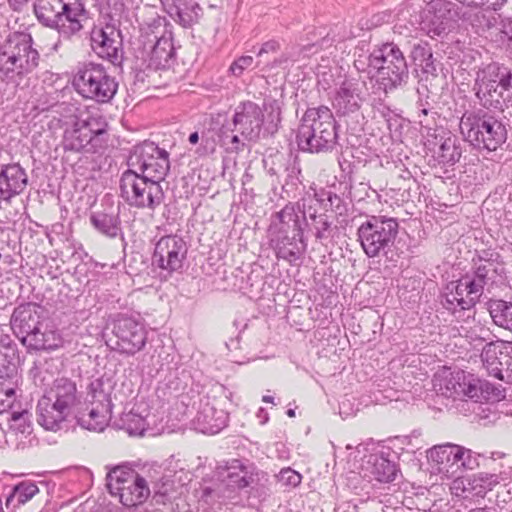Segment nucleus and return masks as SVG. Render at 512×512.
Wrapping results in <instances>:
<instances>
[{
    "mask_svg": "<svg viewBox=\"0 0 512 512\" xmlns=\"http://www.w3.org/2000/svg\"><path fill=\"white\" fill-rule=\"evenodd\" d=\"M458 448L459 445L450 443L434 446L429 451V458L439 466V471L449 472L452 470V472H455L456 470H453V468H457Z\"/></svg>",
    "mask_w": 512,
    "mask_h": 512,
    "instance_id": "obj_37",
    "label": "nucleus"
},
{
    "mask_svg": "<svg viewBox=\"0 0 512 512\" xmlns=\"http://www.w3.org/2000/svg\"><path fill=\"white\" fill-rule=\"evenodd\" d=\"M128 166L127 171L162 182L170 170L169 153L155 143L145 141L134 147Z\"/></svg>",
    "mask_w": 512,
    "mask_h": 512,
    "instance_id": "obj_11",
    "label": "nucleus"
},
{
    "mask_svg": "<svg viewBox=\"0 0 512 512\" xmlns=\"http://www.w3.org/2000/svg\"><path fill=\"white\" fill-rule=\"evenodd\" d=\"M431 53L432 48L430 44L426 41L420 40L412 45L410 58L413 64L416 66V62L423 63L425 59L427 60V57H431Z\"/></svg>",
    "mask_w": 512,
    "mask_h": 512,
    "instance_id": "obj_51",
    "label": "nucleus"
},
{
    "mask_svg": "<svg viewBox=\"0 0 512 512\" xmlns=\"http://www.w3.org/2000/svg\"><path fill=\"white\" fill-rule=\"evenodd\" d=\"M473 90L483 108L503 112L512 107V70L498 62L479 68Z\"/></svg>",
    "mask_w": 512,
    "mask_h": 512,
    "instance_id": "obj_3",
    "label": "nucleus"
},
{
    "mask_svg": "<svg viewBox=\"0 0 512 512\" xmlns=\"http://www.w3.org/2000/svg\"><path fill=\"white\" fill-rule=\"evenodd\" d=\"M41 324L40 306L28 302L14 308L10 325L15 336L23 343Z\"/></svg>",
    "mask_w": 512,
    "mask_h": 512,
    "instance_id": "obj_21",
    "label": "nucleus"
},
{
    "mask_svg": "<svg viewBox=\"0 0 512 512\" xmlns=\"http://www.w3.org/2000/svg\"><path fill=\"white\" fill-rule=\"evenodd\" d=\"M188 247L182 237L167 235L161 237L154 248L152 264L168 274L179 271L186 259Z\"/></svg>",
    "mask_w": 512,
    "mask_h": 512,
    "instance_id": "obj_16",
    "label": "nucleus"
},
{
    "mask_svg": "<svg viewBox=\"0 0 512 512\" xmlns=\"http://www.w3.org/2000/svg\"><path fill=\"white\" fill-rule=\"evenodd\" d=\"M44 393L72 413H75V408L80 402L76 383L68 377L63 376L54 379L51 386L45 389Z\"/></svg>",
    "mask_w": 512,
    "mask_h": 512,
    "instance_id": "obj_27",
    "label": "nucleus"
},
{
    "mask_svg": "<svg viewBox=\"0 0 512 512\" xmlns=\"http://www.w3.org/2000/svg\"><path fill=\"white\" fill-rule=\"evenodd\" d=\"M308 199H302V213L305 218L312 222L313 215H318L317 211L312 207L311 204H307Z\"/></svg>",
    "mask_w": 512,
    "mask_h": 512,
    "instance_id": "obj_62",
    "label": "nucleus"
},
{
    "mask_svg": "<svg viewBox=\"0 0 512 512\" xmlns=\"http://www.w3.org/2000/svg\"><path fill=\"white\" fill-rule=\"evenodd\" d=\"M253 465H246L239 459H232L226 466L227 484L242 489L253 482Z\"/></svg>",
    "mask_w": 512,
    "mask_h": 512,
    "instance_id": "obj_33",
    "label": "nucleus"
},
{
    "mask_svg": "<svg viewBox=\"0 0 512 512\" xmlns=\"http://www.w3.org/2000/svg\"><path fill=\"white\" fill-rule=\"evenodd\" d=\"M39 52L29 33L13 32L0 45V80L16 90L29 88L39 65Z\"/></svg>",
    "mask_w": 512,
    "mask_h": 512,
    "instance_id": "obj_1",
    "label": "nucleus"
},
{
    "mask_svg": "<svg viewBox=\"0 0 512 512\" xmlns=\"http://www.w3.org/2000/svg\"><path fill=\"white\" fill-rule=\"evenodd\" d=\"M436 142L432 148H429L433 152L434 158L438 163L443 165H454L458 162L462 155L460 142L456 136L447 134L439 138L435 137Z\"/></svg>",
    "mask_w": 512,
    "mask_h": 512,
    "instance_id": "obj_30",
    "label": "nucleus"
},
{
    "mask_svg": "<svg viewBox=\"0 0 512 512\" xmlns=\"http://www.w3.org/2000/svg\"><path fill=\"white\" fill-rule=\"evenodd\" d=\"M232 122L244 140L257 141L264 123L263 109L253 101L240 102L234 110Z\"/></svg>",
    "mask_w": 512,
    "mask_h": 512,
    "instance_id": "obj_17",
    "label": "nucleus"
},
{
    "mask_svg": "<svg viewBox=\"0 0 512 512\" xmlns=\"http://www.w3.org/2000/svg\"><path fill=\"white\" fill-rule=\"evenodd\" d=\"M362 101L359 84L345 80L336 92L333 106L339 116L350 117L358 122L359 118L363 119L360 112Z\"/></svg>",
    "mask_w": 512,
    "mask_h": 512,
    "instance_id": "obj_20",
    "label": "nucleus"
},
{
    "mask_svg": "<svg viewBox=\"0 0 512 512\" xmlns=\"http://www.w3.org/2000/svg\"><path fill=\"white\" fill-rule=\"evenodd\" d=\"M457 5L450 1H434L431 10L425 16L422 22V29L431 37L441 36L446 33L452 22L456 21L458 16Z\"/></svg>",
    "mask_w": 512,
    "mask_h": 512,
    "instance_id": "obj_18",
    "label": "nucleus"
},
{
    "mask_svg": "<svg viewBox=\"0 0 512 512\" xmlns=\"http://www.w3.org/2000/svg\"><path fill=\"white\" fill-rule=\"evenodd\" d=\"M271 244L276 257L287 261L290 265L302 259L307 247L303 236L300 238L296 233L289 236L287 229H279L277 237L271 240Z\"/></svg>",
    "mask_w": 512,
    "mask_h": 512,
    "instance_id": "obj_24",
    "label": "nucleus"
},
{
    "mask_svg": "<svg viewBox=\"0 0 512 512\" xmlns=\"http://www.w3.org/2000/svg\"><path fill=\"white\" fill-rule=\"evenodd\" d=\"M472 261L481 262L483 264H492L503 267V260L501 255L495 251L494 249H483L481 251H477L475 257H473Z\"/></svg>",
    "mask_w": 512,
    "mask_h": 512,
    "instance_id": "obj_53",
    "label": "nucleus"
},
{
    "mask_svg": "<svg viewBox=\"0 0 512 512\" xmlns=\"http://www.w3.org/2000/svg\"><path fill=\"white\" fill-rule=\"evenodd\" d=\"M164 10L170 15L174 16V11L178 8L175 0H160Z\"/></svg>",
    "mask_w": 512,
    "mask_h": 512,
    "instance_id": "obj_63",
    "label": "nucleus"
},
{
    "mask_svg": "<svg viewBox=\"0 0 512 512\" xmlns=\"http://www.w3.org/2000/svg\"><path fill=\"white\" fill-rule=\"evenodd\" d=\"M481 389L480 379H471L467 383L464 382L462 391L465 396L469 397L475 402H481V396L479 395Z\"/></svg>",
    "mask_w": 512,
    "mask_h": 512,
    "instance_id": "obj_55",
    "label": "nucleus"
},
{
    "mask_svg": "<svg viewBox=\"0 0 512 512\" xmlns=\"http://www.w3.org/2000/svg\"><path fill=\"white\" fill-rule=\"evenodd\" d=\"M254 63L252 56H241L236 59L230 66L229 71L236 77H240L243 72L251 67Z\"/></svg>",
    "mask_w": 512,
    "mask_h": 512,
    "instance_id": "obj_54",
    "label": "nucleus"
},
{
    "mask_svg": "<svg viewBox=\"0 0 512 512\" xmlns=\"http://www.w3.org/2000/svg\"><path fill=\"white\" fill-rule=\"evenodd\" d=\"M91 226L102 236L115 239L121 237L123 239V231L121 219L118 211L110 209L94 211L89 216Z\"/></svg>",
    "mask_w": 512,
    "mask_h": 512,
    "instance_id": "obj_28",
    "label": "nucleus"
},
{
    "mask_svg": "<svg viewBox=\"0 0 512 512\" xmlns=\"http://www.w3.org/2000/svg\"><path fill=\"white\" fill-rule=\"evenodd\" d=\"M64 6L55 29L61 37L70 39L83 29V22L87 20L88 12L80 0H65Z\"/></svg>",
    "mask_w": 512,
    "mask_h": 512,
    "instance_id": "obj_22",
    "label": "nucleus"
},
{
    "mask_svg": "<svg viewBox=\"0 0 512 512\" xmlns=\"http://www.w3.org/2000/svg\"><path fill=\"white\" fill-rule=\"evenodd\" d=\"M122 428L131 436H141L148 427L144 417L139 414L129 412L121 418Z\"/></svg>",
    "mask_w": 512,
    "mask_h": 512,
    "instance_id": "obj_44",
    "label": "nucleus"
},
{
    "mask_svg": "<svg viewBox=\"0 0 512 512\" xmlns=\"http://www.w3.org/2000/svg\"><path fill=\"white\" fill-rule=\"evenodd\" d=\"M369 463L372 465L371 474L379 482H392L397 475L396 464L383 456L371 455Z\"/></svg>",
    "mask_w": 512,
    "mask_h": 512,
    "instance_id": "obj_39",
    "label": "nucleus"
},
{
    "mask_svg": "<svg viewBox=\"0 0 512 512\" xmlns=\"http://www.w3.org/2000/svg\"><path fill=\"white\" fill-rule=\"evenodd\" d=\"M120 192L128 205L152 211L159 207L165 198L160 181L138 176L132 171H125L122 174Z\"/></svg>",
    "mask_w": 512,
    "mask_h": 512,
    "instance_id": "obj_10",
    "label": "nucleus"
},
{
    "mask_svg": "<svg viewBox=\"0 0 512 512\" xmlns=\"http://www.w3.org/2000/svg\"><path fill=\"white\" fill-rule=\"evenodd\" d=\"M488 311L496 326L512 332V302L491 300Z\"/></svg>",
    "mask_w": 512,
    "mask_h": 512,
    "instance_id": "obj_38",
    "label": "nucleus"
},
{
    "mask_svg": "<svg viewBox=\"0 0 512 512\" xmlns=\"http://www.w3.org/2000/svg\"><path fill=\"white\" fill-rule=\"evenodd\" d=\"M277 217L281 223L279 229H287V233L291 229L293 233H296V236L300 238L303 236L299 215L293 204L284 206V208L277 213Z\"/></svg>",
    "mask_w": 512,
    "mask_h": 512,
    "instance_id": "obj_41",
    "label": "nucleus"
},
{
    "mask_svg": "<svg viewBox=\"0 0 512 512\" xmlns=\"http://www.w3.org/2000/svg\"><path fill=\"white\" fill-rule=\"evenodd\" d=\"M99 380L91 383L92 400L87 412L75 411L74 417L77 423L84 429L101 432L105 429L111 419L112 403L108 393L99 389Z\"/></svg>",
    "mask_w": 512,
    "mask_h": 512,
    "instance_id": "obj_14",
    "label": "nucleus"
},
{
    "mask_svg": "<svg viewBox=\"0 0 512 512\" xmlns=\"http://www.w3.org/2000/svg\"><path fill=\"white\" fill-rule=\"evenodd\" d=\"M285 183L283 184V187L286 186H297L299 183H301L300 175H301V167L300 163L297 159V157H289L286 160L285 169Z\"/></svg>",
    "mask_w": 512,
    "mask_h": 512,
    "instance_id": "obj_47",
    "label": "nucleus"
},
{
    "mask_svg": "<svg viewBox=\"0 0 512 512\" xmlns=\"http://www.w3.org/2000/svg\"><path fill=\"white\" fill-rule=\"evenodd\" d=\"M31 413L26 410H14L9 420L10 433L29 435L32 432Z\"/></svg>",
    "mask_w": 512,
    "mask_h": 512,
    "instance_id": "obj_43",
    "label": "nucleus"
},
{
    "mask_svg": "<svg viewBox=\"0 0 512 512\" xmlns=\"http://www.w3.org/2000/svg\"><path fill=\"white\" fill-rule=\"evenodd\" d=\"M37 415L41 426L46 430L56 431L74 413L44 393L37 404Z\"/></svg>",
    "mask_w": 512,
    "mask_h": 512,
    "instance_id": "obj_25",
    "label": "nucleus"
},
{
    "mask_svg": "<svg viewBox=\"0 0 512 512\" xmlns=\"http://www.w3.org/2000/svg\"><path fill=\"white\" fill-rule=\"evenodd\" d=\"M443 295L442 305L457 320L471 317L473 308L482 296L481 291L466 275L457 281L450 282Z\"/></svg>",
    "mask_w": 512,
    "mask_h": 512,
    "instance_id": "obj_12",
    "label": "nucleus"
},
{
    "mask_svg": "<svg viewBox=\"0 0 512 512\" xmlns=\"http://www.w3.org/2000/svg\"><path fill=\"white\" fill-rule=\"evenodd\" d=\"M108 124L102 116L77 120L64 131L62 145L65 151L96 153L106 147Z\"/></svg>",
    "mask_w": 512,
    "mask_h": 512,
    "instance_id": "obj_8",
    "label": "nucleus"
},
{
    "mask_svg": "<svg viewBox=\"0 0 512 512\" xmlns=\"http://www.w3.org/2000/svg\"><path fill=\"white\" fill-rule=\"evenodd\" d=\"M201 8L198 4H194L191 8L181 9L179 6L174 11V15L178 17L179 23L183 27H191L200 18Z\"/></svg>",
    "mask_w": 512,
    "mask_h": 512,
    "instance_id": "obj_48",
    "label": "nucleus"
},
{
    "mask_svg": "<svg viewBox=\"0 0 512 512\" xmlns=\"http://www.w3.org/2000/svg\"><path fill=\"white\" fill-rule=\"evenodd\" d=\"M465 337L475 348L483 343L486 344L493 341V334L490 329L480 323H477L466 330Z\"/></svg>",
    "mask_w": 512,
    "mask_h": 512,
    "instance_id": "obj_46",
    "label": "nucleus"
},
{
    "mask_svg": "<svg viewBox=\"0 0 512 512\" xmlns=\"http://www.w3.org/2000/svg\"><path fill=\"white\" fill-rule=\"evenodd\" d=\"M278 482L288 488H295L300 485L302 476L290 467L283 468L276 476Z\"/></svg>",
    "mask_w": 512,
    "mask_h": 512,
    "instance_id": "obj_52",
    "label": "nucleus"
},
{
    "mask_svg": "<svg viewBox=\"0 0 512 512\" xmlns=\"http://www.w3.org/2000/svg\"><path fill=\"white\" fill-rule=\"evenodd\" d=\"M480 387L482 388L479 392L482 401H499L504 398L503 390L501 387H497L488 381L480 379Z\"/></svg>",
    "mask_w": 512,
    "mask_h": 512,
    "instance_id": "obj_50",
    "label": "nucleus"
},
{
    "mask_svg": "<svg viewBox=\"0 0 512 512\" xmlns=\"http://www.w3.org/2000/svg\"><path fill=\"white\" fill-rule=\"evenodd\" d=\"M114 338L109 339L112 348L128 355L141 351L147 341V331L142 323L133 317L121 315L112 323Z\"/></svg>",
    "mask_w": 512,
    "mask_h": 512,
    "instance_id": "obj_13",
    "label": "nucleus"
},
{
    "mask_svg": "<svg viewBox=\"0 0 512 512\" xmlns=\"http://www.w3.org/2000/svg\"><path fill=\"white\" fill-rule=\"evenodd\" d=\"M416 67L420 68L424 74L436 76L437 68L433 58V52L431 53V57H427L423 63L416 62Z\"/></svg>",
    "mask_w": 512,
    "mask_h": 512,
    "instance_id": "obj_58",
    "label": "nucleus"
},
{
    "mask_svg": "<svg viewBox=\"0 0 512 512\" xmlns=\"http://www.w3.org/2000/svg\"><path fill=\"white\" fill-rule=\"evenodd\" d=\"M65 0H36L34 13L43 25L54 28L62 11Z\"/></svg>",
    "mask_w": 512,
    "mask_h": 512,
    "instance_id": "obj_36",
    "label": "nucleus"
},
{
    "mask_svg": "<svg viewBox=\"0 0 512 512\" xmlns=\"http://www.w3.org/2000/svg\"><path fill=\"white\" fill-rule=\"evenodd\" d=\"M72 83L78 94L98 103H109L118 89L115 77L102 64L94 62L79 64Z\"/></svg>",
    "mask_w": 512,
    "mask_h": 512,
    "instance_id": "obj_6",
    "label": "nucleus"
},
{
    "mask_svg": "<svg viewBox=\"0 0 512 512\" xmlns=\"http://www.w3.org/2000/svg\"><path fill=\"white\" fill-rule=\"evenodd\" d=\"M0 341V379L18 381L19 354L16 344L8 338Z\"/></svg>",
    "mask_w": 512,
    "mask_h": 512,
    "instance_id": "obj_32",
    "label": "nucleus"
},
{
    "mask_svg": "<svg viewBox=\"0 0 512 512\" xmlns=\"http://www.w3.org/2000/svg\"><path fill=\"white\" fill-rule=\"evenodd\" d=\"M368 66L377 70V83L385 93L408 82L407 60L403 51L393 42L375 48L368 56Z\"/></svg>",
    "mask_w": 512,
    "mask_h": 512,
    "instance_id": "obj_5",
    "label": "nucleus"
},
{
    "mask_svg": "<svg viewBox=\"0 0 512 512\" xmlns=\"http://www.w3.org/2000/svg\"><path fill=\"white\" fill-rule=\"evenodd\" d=\"M18 381L0 379V414L12 410L17 402Z\"/></svg>",
    "mask_w": 512,
    "mask_h": 512,
    "instance_id": "obj_40",
    "label": "nucleus"
},
{
    "mask_svg": "<svg viewBox=\"0 0 512 512\" xmlns=\"http://www.w3.org/2000/svg\"><path fill=\"white\" fill-rule=\"evenodd\" d=\"M507 480L504 473L479 472L467 479L466 490L473 492L476 496L484 497L487 492L493 490L501 482Z\"/></svg>",
    "mask_w": 512,
    "mask_h": 512,
    "instance_id": "obj_34",
    "label": "nucleus"
},
{
    "mask_svg": "<svg viewBox=\"0 0 512 512\" xmlns=\"http://www.w3.org/2000/svg\"><path fill=\"white\" fill-rule=\"evenodd\" d=\"M337 139V123L327 106L311 107L305 111L296 133L299 150L309 153L331 151Z\"/></svg>",
    "mask_w": 512,
    "mask_h": 512,
    "instance_id": "obj_2",
    "label": "nucleus"
},
{
    "mask_svg": "<svg viewBox=\"0 0 512 512\" xmlns=\"http://www.w3.org/2000/svg\"><path fill=\"white\" fill-rule=\"evenodd\" d=\"M308 225L314 230V236L317 240L322 241L329 238L332 229V221L327 214L320 213L319 215H313L312 222H309Z\"/></svg>",
    "mask_w": 512,
    "mask_h": 512,
    "instance_id": "obj_45",
    "label": "nucleus"
},
{
    "mask_svg": "<svg viewBox=\"0 0 512 512\" xmlns=\"http://www.w3.org/2000/svg\"><path fill=\"white\" fill-rule=\"evenodd\" d=\"M503 271L502 266L483 264L480 261H472V270L470 273L465 275L470 278L471 282H474L479 288V291L483 294L484 287L486 285L493 284L496 277L499 276Z\"/></svg>",
    "mask_w": 512,
    "mask_h": 512,
    "instance_id": "obj_35",
    "label": "nucleus"
},
{
    "mask_svg": "<svg viewBox=\"0 0 512 512\" xmlns=\"http://www.w3.org/2000/svg\"><path fill=\"white\" fill-rule=\"evenodd\" d=\"M28 184V176L18 163L1 166L0 169V200H10L21 194Z\"/></svg>",
    "mask_w": 512,
    "mask_h": 512,
    "instance_id": "obj_23",
    "label": "nucleus"
},
{
    "mask_svg": "<svg viewBox=\"0 0 512 512\" xmlns=\"http://www.w3.org/2000/svg\"><path fill=\"white\" fill-rule=\"evenodd\" d=\"M28 350H55L62 346L63 338L60 333L41 323L22 343Z\"/></svg>",
    "mask_w": 512,
    "mask_h": 512,
    "instance_id": "obj_29",
    "label": "nucleus"
},
{
    "mask_svg": "<svg viewBox=\"0 0 512 512\" xmlns=\"http://www.w3.org/2000/svg\"><path fill=\"white\" fill-rule=\"evenodd\" d=\"M175 48L172 42L171 32H165L157 39L150 52V66L155 69L168 68L173 62Z\"/></svg>",
    "mask_w": 512,
    "mask_h": 512,
    "instance_id": "obj_31",
    "label": "nucleus"
},
{
    "mask_svg": "<svg viewBox=\"0 0 512 512\" xmlns=\"http://www.w3.org/2000/svg\"><path fill=\"white\" fill-rule=\"evenodd\" d=\"M457 452H458V456H456V458L458 459L457 469L464 468V469L473 470L479 466L478 455H476L470 449H466L462 446H459V448L457 449Z\"/></svg>",
    "mask_w": 512,
    "mask_h": 512,
    "instance_id": "obj_49",
    "label": "nucleus"
},
{
    "mask_svg": "<svg viewBox=\"0 0 512 512\" xmlns=\"http://www.w3.org/2000/svg\"><path fill=\"white\" fill-rule=\"evenodd\" d=\"M92 51L100 58L120 65L123 61L124 49L121 31L115 26L94 25L89 32Z\"/></svg>",
    "mask_w": 512,
    "mask_h": 512,
    "instance_id": "obj_15",
    "label": "nucleus"
},
{
    "mask_svg": "<svg viewBox=\"0 0 512 512\" xmlns=\"http://www.w3.org/2000/svg\"><path fill=\"white\" fill-rule=\"evenodd\" d=\"M196 428L204 434H216L226 427L228 414L223 409H217L209 401L201 403L194 419Z\"/></svg>",
    "mask_w": 512,
    "mask_h": 512,
    "instance_id": "obj_26",
    "label": "nucleus"
},
{
    "mask_svg": "<svg viewBox=\"0 0 512 512\" xmlns=\"http://www.w3.org/2000/svg\"><path fill=\"white\" fill-rule=\"evenodd\" d=\"M223 144L226 145V149L229 152H239L244 149V142L239 138L238 135H222Z\"/></svg>",
    "mask_w": 512,
    "mask_h": 512,
    "instance_id": "obj_56",
    "label": "nucleus"
},
{
    "mask_svg": "<svg viewBox=\"0 0 512 512\" xmlns=\"http://www.w3.org/2000/svg\"><path fill=\"white\" fill-rule=\"evenodd\" d=\"M459 129L464 139L478 149L495 151L507 139L502 121L484 109L465 111Z\"/></svg>",
    "mask_w": 512,
    "mask_h": 512,
    "instance_id": "obj_4",
    "label": "nucleus"
},
{
    "mask_svg": "<svg viewBox=\"0 0 512 512\" xmlns=\"http://www.w3.org/2000/svg\"><path fill=\"white\" fill-rule=\"evenodd\" d=\"M511 350L512 343L502 340H493L483 346L481 360L483 367L490 376L505 380L504 366L508 364Z\"/></svg>",
    "mask_w": 512,
    "mask_h": 512,
    "instance_id": "obj_19",
    "label": "nucleus"
},
{
    "mask_svg": "<svg viewBox=\"0 0 512 512\" xmlns=\"http://www.w3.org/2000/svg\"><path fill=\"white\" fill-rule=\"evenodd\" d=\"M505 380L506 382L512 383V350L509 357V361L507 364V368L505 369Z\"/></svg>",
    "mask_w": 512,
    "mask_h": 512,
    "instance_id": "obj_64",
    "label": "nucleus"
},
{
    "mask_svg": "<svg viewBox=\"0 0 512 512\" xmlns=\"http://www.w3.org/2000/svg\"><path fill=\"white\" fill-rule=\"evenodd\" d=\"M30 376L32 377V379H33V381H34L36 386L43 387V386L48 385V379L44 375L43 369L41 367H39L38 365L35 364L31 368Z\"/></svg>",
    "mask_w": 512,
    "mask_h": 512,
    "instance_id": "obj_57",
    "label": "nucleus"
},
{
    "mask_svg": "<svg viewBox=\"0 0 512 512\" xmlns=\"http://www.w3.org/2000/svg\"><path fill=\"white\" fill-rule=\"evenodd\" d=\"M106 486L113 496L126 507H135L144 503L150 495L145 478L127 465L111 468L106 475Z\"/></svg>",
    "mask_w": 512,
    "mask_h": 512,
    "instance_id": "obj_9",
    "label": "nucleus"
},
{
    "mask_svg": "<svg viewBox=\"0 0 512 512\" xmlns=\"http://www.w3.org/2000/svg\"><path fill=\"white\" fill-rule=\"evenodd\" d=\"M399 232L396 218L384 215L368 216L357 230L358 240L369 258L387 256Z\"/></svg>",
    "mask_w": 512,
    "mask_h": 512,
    "instance_id": "obj_7",
    "label": "nucleus"
},
{
    "mask_svg": "<svg viewBox=\"0 0 512 512\" xmlns=\"http://www.w3.org/2000/svg\"><path fill=\"white\" fill-rule=\"evenodd\" d=\"M39 492V488L32 481H22L13 487L12 493L6 499V507L16 498L19 505L25 504Z\"/></svg>",
    "mask_w": 512,
    "mask_h": 512,
    "instance_id": "obj_42",
    "label": "nucleus"
},
{
    "mask_svg": "<svg viewBox=\"0 0 512 512\" xmlns=\"http://www.w3.org/2000/svg\"><path fill=\"white\" fill-rule=\"evenodd\" d=\"M280 49V43L277 40L271 39L262 44L257 56L262 57L265 54L276 53Z\"/></svg>",
    "mask_w": 512,
    "mask_h": 512,
    "instance_id": "obj_59",
    "label": "nucleus"
},
{
    "mask_svg": "<svg viewBox=\"0 0 512 512\" xmlns=\"http://www.w3.org/2000/svg\"><path fill=\"white\" fill-rule=\"evenodd\" d=\"M262 109L269 111L270 116H272L274 113H276V118H277V120H279L280 106L276 99H273L271 97L264 98Z\"/></svg>",
    "mask_w": 512,
    "mask_h": 512,
    "instance_id": "obj_60",
    "label": "nucleus"
},
{
    "mask_svg": "<svg viewBox=\"0 0 512 512\" xmlns=\"http://www.w3.org/2000/svg\"><path fill=\"white\" fill-rule=\"evenodd\" d=\"M501 33L503 34L502 39H506L510 45L512 44V20L508 19L502 22Z\"/></svg>",
    "mask_w": 512,
    "mask_h": 512,
    "instance_id": "obj_61",
    "label": "nucleus"
}]
</instances>
